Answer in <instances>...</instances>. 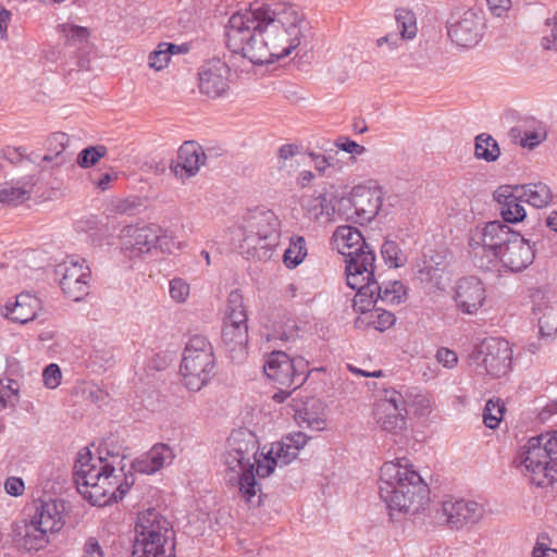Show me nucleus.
Masks as SVG:
<instances>
[{
    "mask_svg": "<svg viewBox=\"0 0 557 557\" xmlns=\"http://www.w3.org/2000/svg\"><path fill=\"white\" fill-rule=\"evenodd\" d=\"M55 273L67 298L79 301L89 294L91 271L85 259L69 258L57 267Z\"/></svg>",
    "mask_w": 557,
    "mask_h": 557,
    "instance_id": "ddd939ff",
    "label": "nucleus"
},
{
    "mask_svg": "<svg viewBox=\"0 0 557 557\" xmlns=\"http://www.w3.org/2000/svg\"><path fill=\"white\" fill-rule=\"evenodd\" d=\"M307 256L306 239L302 236H293L289 246L283 256L284 264L288 269H294L300 264Z\"/></svg>",
    "mask_w": 557,
    "mask_h": 557,
    "instance_id": "e433bc0d",
    "label": "nucleus"
},
{
    "mask_svg": "<svg viewBox=\"0 0 557 557\" xmlns=\"http://www.w3.org/2000/svg\"><path fill=\"white\" fill-rule=\"evenodd\" d=\"M11 12L0 5V35L2 38H7V29L11 21Z\"/></svg>",
    "mask_w": 557,
    "mask_h": 557,
    "instance_id": "338daca9",
    "label": "nucleus"
},
{
    "mask_svg": "<svg viewBox=\"0 0 557 557\" xmlns=\"http://www.w3.org/2000/svg\"><path fill=\"white\" fill-rule=\"evenodd\" d=\"M259 442L253 432L248 429L234 430L226 442V448L223 454L225 472L231 483H236L239 491L250 500L256 495V468Z\"/></svg>",
    "mask_w": 557,
    "mask_h": 557,
    "instance_id": "39448f33",
    "label": "nucleus"
},
{
    "mask_svg": "<svg viewBox=\"0 0 557 557\" xmlns=\"http://www.w3.org/2000/svg\"><path fill=\"white\" fill-rule=\"evenodd\" d=\"M516 232L500 221H491L475 227L469 238L470 253L476 268L490 271L497 267V256Z\"/></svg>",
    "mask_w": 557,
    "mask_h": 557,
    "instance_id": "9b49d317",
    "label": "nucleus"
},
{
    "mask_svg": "<svg viewBox=\"0 0 557 557\" xmlns=\"http://www.w3.org/2000/svg\"><path fill=\"white\" fill-rule=\"evenodd\" d=\"M215 358L206 336L193 335L186 344L181 373L184 385L191 392L200 391L213 376Z\"/></svg>",
    "mask_w": 557,
    "mask_h": 557,
    "instance_id": "9d476101",
    "label": "nucleus"
},
{
    "mask_svg": "<svg viewBox=\"0 0 557 557\" xmlns=\"http://www.w3.org/2000/svg\"><path fill=\"white\" fill-rule=\"evenodd\" d=\"M333 240L338 252L345 257L347 285L350 288L364 286L375 256L361 232L350 225H341L334 232Z\"/></svg>",
    "mask_w": 557,
    "mask_h": 557,
    "instance_id": "0eeeda50",
    "label": "nucleus"
},
{
    "mask_svg": "<svg viewBox=\"0 0 557 557\" xmlns=\"http://www.w3.org/2000/svg\"><path fill=\"white\" fill-rule=\"evenodd\" d=\"M29 197L28 191L22 187L8 186L0 190V202L17 205Z\"/></svg>",
    "mask_w": 557,
    "mask_h": 557,
    "instance_id": "de8ad7c7",
    "label": "nucleus"
},
{
    "mask_svg": "<svg viewBox=\"0 0 557 557\" xmlns=\"http://www.w3.org/2000/svg\"><path fill=\"white\" fill-rule=\"evenodd\" d=\"M207 156L202 147L196 141H185L177 151V158L170 169L176 177L187 180L195 176L201 165H205Z\"/></svg>",
    "mask_w": 557,
    "mask_h": 557,
    "instance_id": "4be33fe9",
    "label": "nucleus"
},
{
    "mask_svg": "<svg viewBox=\"0 0 557 557\" xmlns=\"http://www.w3.org/2000/svg\"><path fill=\"white\" fill-rule=\"evenodd\" d=\"M395 21L403 39H413L418 32L417 18L412 11L407 9H397L395 11Z\"/></svg>",
    "mask_w": 557,
    "mask_h": 557,
    "instance_id": "4c0bfd02",
    "label": "nucleus"
},
{
    "mask_svg": "<svg viewBox=\"0 0 557 557\" xmlns=\"http://www.w3.org/2000/svg\"><path fill=\"white\" fill-rule=\"evenodd\" d=\"M367 324L377 331H385L395 323V315L386 310L374 309L366 313Z\"/></svg>",
    "mask_w": 557,
    "mask_h": 557,
    "instance_id": "79ce46f5",
    "label": "nucleus"
},
{
    "mask_svg": "<svg viewBox=\"0 0 557 557\" xmlns=\"http://www.w3.org/2000/svg\"><path fill=\"white\" fill-rule=\"evenodd\" d=\"M401 391L385 389L374 404L373 417L376 424L392 434H398L406 428V408Z\"/></svg>",
    "mask_w": 557,
    "mask_h": 557,
    "instance_id": "4468645a",
    "label": "nucleus"
},
{
    "mask_svg": "<svg viewBox=\"0 0 557 557\" xmlns=\"http://www.w3.org/2000/svg\"><path fill=\"white\" fill-rule=\"evenodd\" d=\"M403 397L406 413L411 411L416 416L426 417L433 411L435 401L433 395L429 392L411 387L405 389Z\"/></svg>",
    "mask_w": 557,
    "mask_h": 557,
    "instance_id": "7c9ffc66",
    "label": "nucleus"
},
{
    "mask_svg": "<svg viewBox=\"0 0 557 557\" xmlns=\"http://www.w3.org/2000/svg\"><path fill=\"white\" fill-rule=\"evenodd\" d=\"M486 290L476 276H465L457 281L454 288L456 308L465 314H474L483 306Z\"/></svg>",
    "mask_w": 557,
    "mask_h": 557,
    "instance_id": "aec40b11",
    "label": "nucleus"
},
{
    "mask_svg": "<svg viewBox=\"0 0 557 557\" xmlns=\"http://www.w3.org/2000/svg\"><path fill=\"white\" fill-rule=\"evenodd\" d=\"M486 3L491 12L496 16H502L511 7L510 0H486Z\"/></svg>",
    "mask_w": 557,
    "mask_h": 557,
    "instance_id": "680f3d73",
    "label": "nucleus"
},
{
    "mask_svg": "<svg viewBox=\"0 0 557 557\" xmlns=\"http://www.w3.org/2000/svg\"><path fill=\"white\" fill-rule=\"evenodd\" d=\"M505 412V405L500 399H490L484 407L483 422L490 429L498 426Z\"/></svg>",
    "mask_w": 557,
    "mask_h": 557,
    "instance_id": "a19ab883",
    "label": "nucleus"
},
{
    "mask_svg": "<svg viewBox=\"0 0 557 557\" xmlns=\"http://www.w3.org/2000/svg\"><path fill=\"white\" fill-rule=\"evenodd\" d=\"M257 7L251 4L245 12L234 13L226 26V46L233 53H240L252 64L273 62L276 54L271 49V41L263 33L256 14Z\"/></svg>",
    "mask_w": 557,
    "mask_h": 557,
    "instance_id": "20e7f679",
    "label": "nucleus"
},
{
    "mask_svg": "<svg viewBox=\"0 0 557 557\" xmlns=\"http://www.w3.org/2000/svg\"><path fill=\"white\" fill-rule=\"evenodd\" d=\"M512 462L532 484L552 485L557 480V431L531 437Z\"/></svg>",
    "mask_w": 557,
    "mask_h": 557,
    "instance_id": "423d86ee",
    "label": "nucleus"
},
{
    "mask_svg": "<svg viewBox=\"0 0 557 557\" xmlns=\"http://www.w3.org/2000/svg\"><path fill=\"white\" fill-rule=\"evenodd\" d=\"M161 227L157 224L143 226L128 225L123 230L122 249L129 257L148 253L160 240Z\"/></svg>",
    "mask_w": 557,
    "mask_h": 557,
    "instance_id": "a211bd4d",
    "label": "nucleus"
},
{
    "mask_svg": "<svg viewBox=\"0 0 557 557\" xmlns=\"http://www.w3.org/2000/svg\"><path fill=\"white\" fill-rule=\"evenodd\" d=\"M297 455L295 448H292L283 440L273 443L271 449L264 456L263 462H258L256 473L259 478H267L273 472L276 466L282 467L290 463Z\"/></svg>",
    "mask_w": 557,
    "mask_h": 557,
    "instance_id": "c85d7f7f",
    "label": "nucleus"
},
{
    "mask_svg": "<svg viewBox=\"0 0 557 557\" xmlns=\"http://www.w3.org/2000/svg\"><path fill=\"white\" fill-rule=\"evenodd\" d=\"M548 536L540 535L533 547L532 557H557V549L549 547Z\"/></svg>",
    "mask_w": 557,
    "mask_h": 557,
    "instance_id": "603ef678",
    "label": "nucleus"
},
{
    "mask_svg": "<svg viewBox=\"0 0 557 557\" xmlns=\"http://www.w3.org/2000/svg\"><path fill=\"white\" fill-rule=\"evenodd\" d=\"M103 550L95 537H89L84 545L83 557H103Z\"/></svg>",
    "mask_w": 557,
    "mask_h": 557,
    "instance_id": "052dcab7",
    "label": "nucleus"
},
{
    "mask_svg": "<svg viewBox=\"0 0 557 557\" xmlns=\"http://www.w3.org/2000/svg\"><path fill=\"white\" fill-rule=\"evenodd\" d=\"M174 459L173 449L164 443L153 445L148 453L132 462V468L143 474H152Z\"/></svg>",
    "mask_w": 557,
    "mask_h": 557,
    "instance_id": "bb28decb",
    "label": "nucleus"
},
{
    "mask_svg": "<svg viewBox=\"0 0 557 557\" xmlns=\"http://www.w3.org/2000/svg\"><path fill=\"white\" fill-rule=\"evenodd\" d=\"M18 383L8 380V384L0 381V408L14 407L18 401Z\"/></svg>",
    "mask_w": 557,
    "mask_h": 557,
    "instance_id": "49530a36",
    "label": "nucleus"
},
{
    "mask_svg": "<svg viewBox=\"0 0 557 557\" xmlns=\"http://www.w3.org/2000/svg\"><path fill=\"white\" fill-rule=\"evenodd\" d=\"M107 147L102 145L89 146L78 153L76 162L83 169L91 168L107 154Z\"/></svg>",
    "mask_w": 557,
    "mask_h": 557,
    "instance_id": "c03bdc74",
    "label": "nucleus"
},
{
    "mask_svg": "<svg viewBox=\"0 0 557 557\" xmlns=\"http://www.w3.org/2000/svg\"><path fill=\"white\" fill-rule=\"evenodd\" d=\"M4 309L5 318L13 322L25 324L36 318L40 309V300L29 293H21L15 297L14 301L9 300Z\"/></svg>",
    "mask_w": 557,
    "mask_h": 557,
    "instance_id": "cd10ccee",
    "label": "nucleus"
},
{
    "mask_svg": "<svg viewBox=\"0 0 557 557\" xmlns=\"http://www.w3.org/2000/svg\"><path fill=\"white\" fill-rule=\"evenodd\" d=\"M136 536L156 539L168 542L172 539L173 530L170 522L157 509L148 508L140 512L135 525Z\"/></svg>",
    "mask_w": 557,
    "mask_h": 557,
    "instance_id": "b1692460",
    "label": "nucleus"
},
{
    "mask_svg": "<svg viewBox=\"0 0 557 557\" xmlns=\"http://www.w3.org/2000/svg\"><path fill=\"white\" fill-rule=\"evenodd\" d=\"M480 352L484 356L482 363L490 375L499 377L509 371L511 350L508 342L490 338L482 343Z\"/></svg>",
    "mask_w": 557,
    "mask_h": 557,
    "instance_id": "412c9836",
    "label": "nucleus"
},
{
    "mask_svg": "<svg viewBox=\"0 0 557 557\" xmlns=\"http://www.w3.org/2000/svg\"><path fill=\"white\" fill-rule=\"evenodd\" d=\"M230 74L231 70L224 61H207L198 74L200 92L212 99L224 96L230 88Z\"/></svg>",
    "mask_w": 557,
    "mask_h": 557,
    "instance_id": "f3484780",
    "label": "nucleus"
},
{
    "mask_svg": "<svg viewBox=\"0 0 557 557\" xmlns=\"http://www.w3.org/2000/svg\"><path fill=\"white\" fill-rule=\"evenodd\" d=\"M517 190V185H503L494 191V199L499 205L500 215L507 223L521 222L527 215L522 205L525 201Z\"/></svg>",
    "mask_w": 557,
    "mask_h": 557,
    "instance_id": "393cba45",
    "label": "nucleus"
},
{
    "mask_svg": "<svg viewBox=\"0 0 557 557\" xmlns=\"http://www.w3.org/2000/svg\"><path fill=\"white\" fill-rule=\"evenodd\" d=\"M117 180V173L111 172V173H103L100 175L98 181H95V185L100 190H107L111 187V184Z\"/></svg>",
    "mask_w": 557,
    "mask_h": 557,
    "instance_id": "69168bd1",
    "label": "nucleus"
},
{
    "mask_svg": "<svg viewBox=\"0 0 557 557\" xmlns=\"http://www.w3.org/2000/svg\"><path fill=\"white\" fill-rule=\"evenodd\" d=\"M348 201L354 209L351 218L363 224L377 215L383 202V191L379 187L356 186L352 188Z\"/></svg>",
    "mask_w": 557,
    "mask_h": 557,
    "instance_id": "6ab92c4d",
    "label": "nucleus"
},
{
    "mask_svg": "<svg viewBox=\"0 0 557 557\" xmlns=\"http://www.w3.org/2000/svg\"><path fill=\"white\" fill-rule=\"evenodd\" d=\"M534 260V251L528 240L516 233L507 246L497 256V264L500 262L504 268L511 272H521Z\"/></svg>",
    "mask_w": 557,
    "mask_h": 557,
    "instance_id": "5701e85b",
    "label": "nucleus"
},
{
    "mask_svg": "<svg viewBox=\"0 0 557 557\" xmlns=\"http://www.w3.org/2000/svg\"><path fill=\"white\" fill-rule=\"evenodd\" d=\"M162 251H166L172 253L174 250H180L185 247V244L182 242L175 240L173 236H170L165 233H160V240L157 243Z\"/></svg>",
    "mask_w": 557,
    "mask_h": 557,
    "instance_id": "13d9d810",
    "label": "nucleus"
},
{
    "mask_svg": "<svg viewBox=\"0 0 557 557\" xmlns=\"http://www.w3.org/2000/svg\"><path fill=\"white\" fill-rule=\"evenodd\" d=\"M485 23L481 10L469 9L448 26V36L459 47L472 48L479 44Z\"/></svg>",
    "mask_w": 557,
    "mask_h": 557,
    "instance_id": "dca6fc26",
    "label": "nucleus"
},
{
    "mask_svg": "<svg viewBox=\"0 0 557 557\" xmlns=\"http://www.w3.org/2000/svg\"><path fill=\"white\" fill-rule=\"evenodd\" d=\"M298 151V147L293 144H285L278 149V157L283 160H287L288 158L295 156Z\"/></svg>",
    "mask_w": 557,
    "mask_h": 557,
    "instance_id": "774afa93",
    "label": "nucleus"
},
{
    "mask_svg": "<svg viewBox=\"0 0 557 557\" xmlns=\"http://www.w3.org/2000/svg\"><path fill=\"white\" fill-rule=\"evenodd\" d=\"M174 544L158 541V537L150 539L144 536H135L132 557H174Z\"/></svg>",
    "mask_w": 557,
    "mask_h": 557,
    "instance_id": "c756f323",
    "label": "nucleus"
},
{
    "mask_svg": "<svg viewBox=\"0 0 557 557\" xmlns=\"http://www.w3.org/2000/svg\"><path fill=\"white\" fill-rule=\"evenodd\" d=\"M435 358L438 363L443 364L445 368H454L458 362L457 354L448 349L446 347H441L437 349Z\"/></svg>",
    "mask_w": 557,
    "mask_h": 557,
    "instance_id": "5fc2aeb1",
    "label": "nucleus"
},
{
    "mask_svg": "<svg viewBox=\"0 0 557 557\" xmlns=\"http://www.w3.org/2000/svg\"><path fill=\"white\" fill-rule=\"evenodd\" d=\"M44 383L48 388H55L60 385L62 373L58 364L51 363L46 367L42 373Z\"/></svg>",
    "mask_w": 557,
    "mask_h": 557,
    "instance_id": "3c124183",
    "label": "nucleus"
},
{
    "mask_svg": "<svg viewBox=\"0 0 557 557\" xmlns=\"http://www.w3.org/2000/svg\"><path fill=\"white\" fill-rule=\"evenodd\" d=\"M509 135L512 140L519 141L522 147L530 148L539 145L543 139L542 133L537 131H528L521 125L512 127Z\"/></svg>",
    "mask_w": 557,
    "mask_h": 557,
    "instance_id": "37998d69",
    "label": "nucleus"
},
{
    "mask_svg": "<svg viewBox=\"0 0 557 557\" xmlns=\"http://www.w3.org/2000/svg\"><path fill=\"white\" fill-rule=\"evenodd\" d=\"M404 39L396 33H388L376 40V46L381 48L384 44H387L389 49H396L399 47Z\"/></svg>",
    "mask_w": 557,
    "mask_h": 557,
    "instance_id": "0e129e2a",
    "label": "nucleus"
},
{
    "mask_svg": "<svg viewBox=\"0 0 557 557\" xmlns=\"http://www.w3.org/2000/svg\"><path fill=\"white\" fill-rule=\"evenodd\" d=\"M245 309L246 307L244 305L243 294L238 289L232 290L227 297L225 313L234 311L236 312Z\"/></svg>",
    "mask_w": 557,
    "mask_h": 557,
    "instance_id": "6e6d98bb",
    "label": "nucleus"
},
{
    "mask_svg": "<svg viewBox=\"0 0 557 557\" xmlns=\"http://www.w3.org/2000/svg\"><path fill=\"white\" fill-rule=\"evenodd\" d=\"M437 512L449 529L461 530L479 523L484 518L485 508L474 500L450 498L441 504Z\"/></svg>",
    "mask_w": 557,
    "mask_h": 557,
    "instance_id": "2eb2a0df",
    "label": "nucleus"
},
{
    "mask_svg": "<svg viewBox=\"0 0 557 557\" xmlns=\"http://www.w3.org/2000/svg\"><path fill=\"white\" fill-rule=\"evenodd\" d=\"M259 26L271 41V49L276 54V60L289 55L298 48L306 36L304 14L296 5L285 2L256 4Z\"/></svg>",
    "mask_w": 557,
    "mask_h": 557,
    "instance_id": "7ed1b4c3",
    "label": "nucleus"
},
{
    "mask_svg": "<svg viewBox=\"0 0 557 557\" xmlns=\"http://www.w3.org/2000/svg\"><path fill=\"white\" fill-rule=\"evenodd\" d=\"M417 278L435 289H444L445 282L443 281V270L431 264L424 263L417 272Z\"/></svg>",
    "mask_w": 557,
    "mask_h": 557,
    "instance_id": "ea45409f",
    "label": "nucleus"
},
{
    "mask_svg": "<svg viewBox=\"0 0 557 557\" xmlns=\"http://www.w3.org/2000/svg\"><path fill=\"white\" fill-rule=\"evenodd\" d=\"M549 34L542 38V46L546 50L557 49V11L552 18H547L545 23Z\"/></svg>",
    "mask_w": 557,
    "mask_h": 557,
    "instance_id": "09e8293b",
    "label": "nucleus"
},
{
    "mask_svg": "<svg viewBox=\"0 0 557 557\" xmlns=\"http://www.w3.org/2000/svg\"><path fill=\"white\" fill-rule=\"evenodd\" d=\"M69 136L63 132L52 133L46 140L47 153L42 158V162H54L60 166L66 162L64 150L69 145Z\"/></svg>",
    "mask_w": 557,
    "mask_h": 557,
    "instance_id": "72a5a7b5",
    "label": "nucleus"
},
{
    "mask_svg": "<svg viewBox=\"0 0 557 557\" xmlns=\"http://www.w3.org/2000/svg\"><path fill=\"white\" fill-rule=\"evenodd\" d=\"M263 370L269 380L290 389L302 386L310 373L307 360L302 357L290 358L282 350H274L268 355Z\"/></svg>",
    "mask_w": 557,
    "mask_h": 557,
    "instance_id": "f8f14e48",
    "label": "nucleus"
},
{
    "mask_svg": "<svg viewBox=\"0 0 557 557\" xmlns=\"http://www.w3.org/2000/svg\"><path fill=\"white\" fill-rule=\"evenodd\" d=\"M517 187L523 200L535 208H545L554 200L550 188L542 182L517 185Z\"/></svg>",
    "mask_w": 557,
    "mask_h": 557,
    "instance_id": "473e14b6",
    "label": "nucleus"
},
{
    "mask_svg": "<svg viewBox=\"0 0 557 557\" xmlns=\"http://www.w3.org/2000/svg\"><path fill=\"white\" fill-rule=\"evenodd\" d=\"M380 478V495L389 509L416 513L428 504L430 488L407 460L385 462Z\"/></svg>",
    "mask_w": 557,
    "mask_h": 557,
    "instance_id": "f03ea898",
    "label": "nucleus"
},
{
    "mask_svg": "<svg viewBox=\"0 0 557 557\" xmlns=\"http://www.w3.org/2000/svg\"><path fill=\"white\" fill-rule=\"evenodd\" d=\"M123 459L119 453L109 450L107 442L101 445L98 457H94L88 448L81 450L74 465V481L79 494L99 507L122 499L132 484L125 476Z\"/></svg>",
    "mask_w": 557,
    "mask_h": 557,
    "instance_id": "f257e3e1",
    "label": "nucleus"
},
{
    "mask_svg": "<svg viewBox=\"0 0 557 557\" xmlns=\"http://www.w3.org/2000/svg\"><path fill=\"white\" fill-rule=\"evenodd\" d=\"M222 342L230 351H244L248 344V325L223 323Z\"/></svg>",
    "mask_w": 557,
    "mask_h": 557,
    "instance_id": "f704fd0d",
    "label": "nucleus"
},
{
    "mask_svg": "<svg viewBox=\"0 0 557 557\" xmlns=\"http://www.w3.org/2000/svg\"><path fill=\"white\" fill-rule=\"evenodd\" d=\"M239 244L247 258L268 260L280 244L281 222L271 210L255 211L245 221Z\"/></svg>",
    "mask_w": 557,
    "mask_h": 557,
    "instance_id": "1a4fd4ad",
    "label": "nucleus"
},
{
    "mask_svg": "<svg viewBox=\"0 0 557 557\" xmlns=\"http://www.w3.org/2000/svg\"><path fill=\"white\" fill-rule=\"evenodd\" d=\"M285 443H287L292 448H295L297 454L299 450L307 444L308 436L302 432H296L289 434L282 438Z\"/></svg>",
    "mask_w": 557,
    "mask_h": 557,
    "instance_id": "bf43d9fd",
    "label": "nucleus"
},
{
    "mask_svg": "<svg viewBox=\"0 0 557 557\" xmlns=\"http://www.w3.org/2000/svg\"><path fill=\"white\" fill-rule=\"evenodd\" d=\"M474 154L478 159H483L487 162L497 160L500 150L497 141L487 134H480L475 138Z\"/></svg>",
    "mask_w": 557,
    "mask_h": 557,
    "instance_id": "58836bf2",
    "label": "nucleus"
},
{
    "mask_svg": "<svg viewBox=\"0 0 557 557\" xmlns=\"http://www.w3.org/2000/svg\"><path fill=\"white\" fill-rule=\"evenodd\" d=\"M58 28L64 37L65 47L72 49L71 52H87L90 35L88 28L70 23L61 24Z\"/></svg>",
    "mask_w": 557,
    "mask_h": 557,
    "instance_id": "2f4dec72",
    "label": "nucleus"
},
{
    "mask_svg": "<svg viewBox=\"0 0 557 557\" xmlns=\"http://www.w3.org/2000/svg\"><path fill=\"white\" fill-rule=\"evenodd\" d=\"M181 47L171 42H160L148 55V65L154 71H162L169 65L171 57L180 53Z\"/></svg>",
    "mask_w": 557,
    "mask_h": 557,
    "instance_id": "c9c22d12",
    "label": "nucleus"
},
{
    "mask_svg": "<svg viewBox=\"0 0 557 557\" xmlns=\"http://www.w3.org/2000/svg\"><path fill=\"white\" fill-rule=\"evenodd\" d=\"M364 282V286L355 288L359 296H370L371 299L375 297V301L380 298L391 304H399L406 296L405 285L400 281L380 284L374 277V265L371 267V275Z\"/></svg>",
    "mask_w": 557,
    "mask_h": 557,
    "instance_id": "a878e982",
    "label": "nucleus"
},
{
    "mask_svg": "<svg viewBox=\"0 0 557 557\" xmlns=\"http://www.w3.org/2000/svg\"><path fill=\"white\" fill-rule=\"evenodd\" d=\"M170 295L177 302H184L189 295V285L182 278H173L170 282Z\"/></svg>",
    "mask_w": 557,
    "mask_h": 557,
    "instance_id": "8fccbe9b",
    "label": "nucleus"
},
{
    "mask_svg": "<svg viewBox=\"0 0 557 557\" xmlns=\"http://www.w3.org/2000/svg\"><path fill=\"white\" fill-rule=\"evenodd\" d=\"M335 146L338 149L352 154H362L366 151L363 146L344 136H341L335 140Z\"/></svg>",
    "mask_w": 557,
    "mask_h": 557,
    "instance_id": "864d4df0",
    "label": "nucleus"
},
{
    "mask_svg": "<svg viewBox=\"0 0 557 557\" xmlns=\"http://www.w3.org/2000/svg\"><path fill=\"white\" fill-rule=\"evenodd\" d=\"M4 491L11 496H21L25 491L24 481L18 476H10L4 482Z\"/></svg>",
    "mask_w": 557,
    "mask_h": 557,
    "instance_id": "4d7b16f0",
    "label": "nucleus"
},
{
    "mask_svg": "<svg viewBox=\"0 0 557 557\" xmlns=\"http://www.w3.org/2000/svg\"><path fill=\"white\" fill-rule=\"evenodd\" d=\"M381 253L385 262L393 268H399L405 263L403 251L394 240H385L381 247Z\"/></svg>",
    "mask_w": 557,
    "mask_h": 557,
    "instance_id": "a18cd8bd",
    "label": "nucleus"
},
{
    "mask_svg": "<svg viewBox=\"0 0 557 557\" xmlns=\"http://www.w3.org/2000/svg\"><path fill=\"white\" fill-rule=\"evenodd\" d=\"M29 519L20 533L21 545L27 550H39L50 543V535L65 525L66 505L62 499H37L32 504Z\"/></svg>",
    "mask_w": 557,
    "mask_h": 557,
    "instance_id": "6e6552de",
    "label": "nucleus"
},
{
    "mask_svg": "<svg viewBox=\"0 0 557 557\" xmlns=\"http://www.w3.org/2000/svg\"><path fill=\"white\" fill-rule=\"evenodd\" d=\"M247 310L234 311L230 313H225L224 324H238V325H247Z\"/></svg>",
    "mask_w": 557,
    "mask_h": 557,
    "instance_id": "e2e57ef3",
    "label": "nucleus"
}]
</instances>
